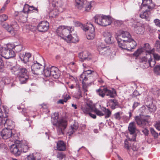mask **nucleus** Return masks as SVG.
I'll list each match as a JSON object with an SVG mask.
<instances>
[{"instance_id": "a18cd8bd", "label": "nucleus", "mask_w": 160, "mask_h": 160, "mask_svg": "<svg viewBox=\"0 0 160 160\" xmlns=\"http://www.w3.org/2000/svg\"><path fill=\"white\" fill-rule=\"evenodd\" d=\"M122 112H119L116 113L114 115L115 118L117 120H119L121 118V116L122 114Z\"/></svg>"}, {"instance_id": "f257e3e1", "label": "nucleus", "mask_w": 160, "mask_h": 160, "mask_svg": "<svg viewBox=\"0 0 160 160\" xmlns=\"http://www.w3.org/2000/svg\"><path fill=\"white\" fill-rule=\"evenodd\" d=\"M118 46L122 49L131 51L137 46L136 42L131 38V35L127 32L120 30L115 35Z\"/></svg>"}, {"instance_id": "8fccbe9b", "label": "nucleus", "mask_w": 160, "mask_h": 160, "mask_svg": "<svg viewBox=\"0 0 160 160\" xmlns=\"http://www.w3.org/2000/svg\"><path fill=\"white\" fill-rule=\"evenodd\" d=\"M22 49V47L21 45L15 46L14 50L16 52H19Z\"/></svg>"}, {"instance_id": "e433bc0d", "label": "nucleus", "mask_w": 160, "mask_h": 160, "mask_svg": "<svg viewBox=\"0 0 160 160\" xmlns=\"http://www.w3.org/2000/svg\"><path fill=\"white\" fill-rule=\"evenodd\" d=\"M59 14V11L56 8L53 9L49 13V16L52 18L56 17Z\"/></svg>"}, {"instance_id": "3c124183", "label": "nucleus", "mask_w": 160, "mask_h": 160, "mask_svg": "<svg viewBox=\"0 0 160 160\" xmlns=\"http://www.w3.org/2000/svg\"><path fill=\"white\" fill-rule=\"evenodd\" d=\"M45 76L46 77H48L51 76L50 69H47L44 71Z\"/></svg>"}, {"instance_id": "338daca9", "label": "nucleus", "mask_w": 160, "mask_h": 160, "mask_svg": "<svg viewBox=\"0 0 160 160\" xmlns=\"http://www.w3.org/2000/svg\"><path fill=\"white\" fill-rule=\"evenodd\" d=\"M154 22L155 24L157 26H159V23H160V20L158 19H156L154 20Z\"/></svg>"}, {"instance_id": "c9c22d12", "label": "nucleus", "mask_w": 160, "mask_h": 160, "mask_svg": "<svg viewBox=\"0 0 160 160\" xmlns=\"http://www.w3.org/2000/svg\"><path fill=\"white\" fill-rule=\"evenodd\" d=\"M89 23H87L86 25H83L80 22L78 21H75L74 22V25L76 27H80L84 31H86L88 28V26Z\"/></svg>"}, {"instance_id": "20e7f679", "label": "nucleus", "mask_w": 160, "mask_h": 160, "mask_svg": "<svg viewBox=\"0 0 160 160\" xmlns=\"http://www.w3.org/2000/svg\"><path fill=\"white\" fill-rule=\"evenodd\" d=\"M150 54H146V57H142L139 58V62L143 66L144 68H147L149 66L152 67L154 66L155 64V62L152 59L151 55Z\"/></svg>"}, {"instance_id": "dca6fc26", "label": "nucleus", "mask_w": 160, "mask_h": 160, "mask_svg": "<svg viewBox=\"0 0 160 160\" xmlns=\"http://www.w3.org/2000/svg\"><path fill=\"white\" fill-rule=\"evenodd\" d=\"M1 135L4 139H7L12 136V129L6 128L1 131Z\"/></svg>"}, {"instance_id": "bf43d9fd", "label": "nucleus", "mask_w": 160, "mask_h": 160, "mask_svg": "<svg viewBox=\"0 0 160 160\" xmlns=\"http://www.w3.org/2000/svg\"><path fill=\"white\" fill-rule=\"evenodd\" d=\"M155 47L157 50L160 52V41H158L156 42Z\"/></svg>"}, {"instance_id": "052dcab7", "label": "nucleus", "mask_w": 160, "mask_h": 160, "mask_svg": "<svg viewBox=\"0 0 160 160\" xmlns=\"http://www.w3.org/2000/svg\"><path fill=\"white\" fill-rule=\"evenodd\" d=\"M154 52L152 53L151 54L152 58L154 57V59L157 60H158L160 59V56L158 54H154Z\"/></svg>"}, {"instance_id": "aec40b11", "label": "nucleus", "mask_w": 160, "mask_h": 160, "mask_svg": "<svg viewBox=\"0 0 160 160\" xmlns=\"http://www.w3.org/2000/svg\"><path fill=\"white\" fill-rule=\"evenodd\" d=\"M2 123L5 126L7 125L8 126V128L12 129L14 127V123L12 121L10 120H7L4 118L3 120L2 121Z\"/></svg>"}, {"instance_id": "7c9ffc66", "label": "nucleus", "mask_w": 160, "mask_h": 160, "mask_svg": "<svg viewBox=\"0 0 160 160\" xmlns=\"http://www.w3.org/2000/svg\"><path fill=\"white\" fill-rule=\"evenodd\" d=\"M106 88L101 87L98 89L96 90L98 95L102 98H104L106 95Z\"/></svg>"}, {"instance_id": "a19ab883", "label": "nucleus", "mask_w": 160, "mask_h": 160, "mask_svg": "<svg viewBox=\"0 0 160 160\" xmlns=\"http://www.w3.org/2000/svg\"><path fill=\"white\" fill-rule=\"evenodd\" d=\"M103 15H96L94 17L95 22L99 25V22H102L101 21L102 19Z\"/></svg>"}, {"instance_id": "9b49d317", "label": "nucleus", "mask_w": 160, "mask_h": 160, "mask_svg": "<svg viewBox=\"0 0 160 160\" xmlns=\"http://www.w3.org/2000/svg\"><path fill=\"white\" fill-rule=\"evenodd\" d=\"M94 28L93 25L90 23L88 26L86 31H87V38L88 39L91 40L93 39L95 37Z\"/></svg>"}, {"instance_id": "5701e85b", "label": "nucleus", "mask_w": 160, "mask_h": 160, "mask_svg": "<svg viewBox=\"0 0 160 160\" xmlns=\"http://www.w3.org/2000/svg\"><path fill=\"white\" fill-rule=\"evenodd\" d=\"M78 128V125L77 122H75L73 124L71 125L68 132L69 135L70 136L75 132L77 131Z\"/></svg>"}, {"instance_id": "2eb2a0df", "label": "nucleus", "mask_w": 160, "mask_h": 160, "mask_svg": "<svg viewBox=\"0 0 160 160\" xmlns=\"http://www.w3.org/2000/svg\"><path fill=\"white\" fill-rule=\"evenodd\" d=\"M135 120L137 124L141 127H144L145 125L148 124V121L146 119L143 118L141 116H136Z\"/></svg>"}, {"instance_id": "f8f14e48", "label": "nucleus", "mask_w": 160, "mask_h": 160, "mask_svg": "<svg viewBox=\"0 0 160 160\" xmlns=\"http://www.w3.org/2000/svg\"><path fill=\"white\" fill-rule=\"evenodd\" d=\"M140 1L139 4L143 3V7L142 8H148L149 10L152 9L153 8L155 5L152 2V0H136V2Z\"/></svg>"}, {"instance_id": "6e6d98bb", "label": "nucleus", "mask_w": 160, "mask_h": 160, "mask_svg": "<svg viewBox=\"0 0 160 160\" xmlns=\"http://www.w3.org/2000/svg\"><path fill=\"white\" fill-rule=\"evenodd\" d=\"M151 132L152 134L155 138H158V133L156 132L153 128L151 129Z\"/></svg>"}, {"instance_id": "f704fd0d", "label": "nucleus", "mask_w": 160, "mask_h": 160, "mask_svg": "<svg viewBox=\"0 0 160 160\" xmlns=\"http://www.w3.org/2000/svg\"><path fill=\"white\" fill-rule=\"evenodd\" d=\"M23 75L21 74L20 75H18L19 81L20 83L22 84L25 83L28 78V76L27 74Z\"/></svg>"}, {"instance_id": "cd10ccee", "label": "nucleus", "mask_w": 160, "mask_h": 160, "mask_svg": "<svg viewBox=\"0 0 160 160\" xmlns=\"http://www.w3.org/2000/svg\"><path fill=\"white\" fill-rule=\"evenodd\" d=\"M8 142V145L10 147V149L11 150H13L14 149H18V145L17 144H20V142L18 140L14 141V142H12L11 143L10 141Z\"/></svg>"}, {"instance_id": "412c9836", "label": "nucleus", "mask_w": 160, "mask_h": 160, "mask_svg": "<svg viewBox=\"0 0 160 160\" xmlns=\"http://www.w3.org/2000/svg\"><path fill=\"white\" fill-rule=\"evenodd\" d=\"M97 49L99 53L102 54H105L108 52H109L110 50L108 48L103 44H101L98 46Z\"/></svg>"}, {"instance_id": "1a4fd4ad", "label": "nucleus", "mask_w": 160, "mask_h": 160, "mask_svg": "<svg viewBox=\"0 0 160 160\" xmlns=\"http://www.w3.org/2000/svg\"><path fill=\"white\" fill-rule=\"evenodd\" d=\"M32 73L34 74L39 75L42 72L43 70V66L40 64L38 63H34L31 66Z\"/></svg>"}, {"instance_id": "0eeeda50", "label": "nucleus", "mask_w": 160, "mask_h": 160, "mask_svg": "<svg viewBox=\"0 0 160 160\" xmlns=\"http://www.w3.org/2000/svg\"><path fill=\"white\" fill-rule=\"evenodd\" d=\"M0 54L2 57L7 59L13 58L16 55L14 51H9L4 47L0 48Z\"/></svg>"}, {"instance_id": "423d86ee", "label": "nucleus", "mask_w": 160, "mask_h": 160, "mask_svg": "<svg viewBox=\"0 0 160 160\" xmlns=\"http://www.w3.org/2000/svg\"><path fill=\"white\" fill-rule=\"evenodd\" d=\"M1 25L4 28L12 35H14L16 31L19 28L17 22L15 21H12L10 26L6 22H2Z\"/></svg>"}, {"instance_id": "c756f323", "label": "nucleus", "mask_w": 160, "mask_h": 160, "mask_svg": "<svg viewBox=\"0 0 160 160\" xmlns=\"http://www.w3.org/2000/svg\"><path fill=\"white\" fill-rule=\"evenodd\" d=\"M57 150H65L66 145L62 141H59L57 143Z\"/></svg>"}, {"instance_id": "ea45409f", "label": "nucleus", "mask_w": 160, "mask_h": 160, "mask_svg": "<svg viewBox=\"0 0 160 160\" xmlns=\"http://www.w3.org/2000/svg\"><path fill=\"white\" fill-rule=\"evenodd\" d=\"M102 110L104 112L105 114V118H107L110 117L111 116V111L108 109H106L105 108H103Z\"/></svg>"}, {"instance_id": "f3484780", "label": "nucleus", "mask_w": 160, "mask_h": 160, "mask_svg": "<svg viewBox=\"0 0 160 160\" xmlns=\"http://www.w3.org/2000/svg\"><path fill=\"white\" fill-rule=\"evenodd\" d=\"M101 22H99V25L103 26L109 25L112 22L111 18L105 15H103Z\"/></svg>"}, {"instance_id": "a211bd4d", "label": "nucleus", "mask_w": 160, "mask_h": 160, "mask_svg": "<svg viewBox=\"0 0 160 160\" xmlns=\"http://www.w3.org/2000/svg\"><path fill=\"white\" fill-rule=\"evenodd\" d=\"M79 57L82 60H90L92 58L90 54L87 51H84L80 52L79 54Z\"/></svg>"}, {"instance_id": "f03ea898", "label": "nucleus", "mask_w": 160, "mask_h": 160, "mask_svg": "<svg viewBox=\"0 0 160 160\" xmlns=\"http://www.w3.org/2000/svg\"><path fill=\"white\" fill-rule=\"evenodd\" d=\"M59 115L58 113H54L52 116V122L53 125L57 128L58 135L63 134V131L67 126V121L64 119L58 120Z\"/></svg>"}, {"instance_id": "37998d69", "label": "nucleus", "mask_w": 160, "mask_h": 160, "mask_svg": "<svg viewBox=\"0 0 160 160\" xmlns=\"http://www.w3.org/2000/svg\"><path fill=\"white\" fill-rule=\"evenodd\" d=\"M153 71L155 74L160 75V65H156L153 68Z\"/></svg>"}, {"instance_id": "ddd939ff", "label": "nucleus", "mask_w": 160, "mask_h": 160, "mask_svg": "<svg viewBox=\"0 0 160 160\" xmlns=\"http://www.w3.org/2000/svg\"><path fill=\"white\" fill-rule=\"evenodd\" d=\"M49 23L46 21L40 22L37 26V29L40 32H45L48 31L49 28Z\"/></svg>"}, {"instance_id": "de8ad7c7", "label": "nucleus", "mask_w": 160, "mask_h": 160, "mask_svg": "<svg viewBox=\"0 0 160 160\" xmlns=\"http://www.w3.org/2000/svg\"><path fill=\"white\" fill-rule=\"evenodd\" d=\"M32 26L28 24H26L24 25L23 28L24 30H26V32H28L29 30H31L32 28Z\"/></svg>"}, {"instance_id": "393cba45", "label": "nucleus", "mask_w": 160, "mask_h": 160, "mask_svg": "<svg viewBox=\"0 0 160 160\" xmlns=\"http://www.w3.org/2000/svg\"><path fill=\"white\" fill-rule=\"evenodd\" d=\"M41 158L40 154L36 152L28 156L26 160H40Z\"/></svg>"}, {"instance_id": "bb28decb", "label": "nucleus", "mask_w": 160, "mask_h": 160, "mask_svg": "<svg viewBox=\"0 0 160 160\" xmlns=\"http://www.w3.org/2000/svg\"><path fill=\"white\" fill-rule=\"evenodd\" d=\"M143 48V50L145 52V57H146V54H151L152 53L154 52V49H151L150 45L148 43H145L144 45V47L142 48Z\"/></svg>"}, {"instance_id": "864d4df0", "label": "nucleus", "mask_w": 160, "mask_h": 160, "mask_svg": "<svg viewBox=\"0 0 160 160\" xmlns=\"http://www.w3.org/2000/svg\"><path fill=\"white\" fill-rule=\"evenodd\" d=\"M27 70L25 68H22L20 69V72L18 73V75H20L21 74L24 75L27 74Z\"/></svg>"}, {"instance_id": "a878e982", "label": "nucleus", "mask_w": 160, "mask_h": 160, "mask_svg": "<svg viewBox=\"0 0 160 160\" xmlns=\"http://www.w3.org/2000/svg\"><path fill=\"white\" fill-rule=\"evenodd\" d=\"M51 76H52L54 78H58L59 77V70L58 69L55 67L52 66L50 68Z\"/></svg>"}, {"instance_id": "58836bf2", "label": "nucleus", "mask_w": 160, "mask_h": 160, "mask_svg": "<svg viewBox=\"0 0 160 160\" xmlns=\"http://www.w3.org/2000/svg\"><path fill=\"white\" fill-rule=\"evenodd\" d=\"M50 2L51 3L52 6L53 7H58L60 6L59 3L61 1L60 0H50Z\"/></svg>"}, {"instance_id": "4d7b16f0", "label": "nucleus", "mask_w": 160, "mask_h": 160, "mask_svg": "<svg viewBox=\"0 0 160 160\" xmlns=\"http://www.w3.org/2000/svg\"><path fill=\"white\" fill-rule=\"evenodd\" d=\"M22 151H11V153L14 154L15 156H19L21 153Z\"/></svg>"}, {"instance_id": "7ed1b4c3", "label": "nucleus", "mask_w": 160, "mask_h": 160, "mask_svg": "<svg viewBox=\"0 0 160 160\" xmlns=\"http://www.w3.org/2000/svg\"><path fill=\"white\" fill-rule=\"evenodd\" d=\"M73 30L72 27L66 26L59 27L56 30V32L58 36L66 41L68 37L69 36V34Z\"/></svg>"}, {"instance_id": "4c0bfd02", "label": "nucleus", "mask_w": 160, "mask_h": 160, "mask_svg": "<svg viewBox=\"0 0 160 160\" xmlns=\"http://www.w3.org/2000/svg\"><path fill=\"white\" fill-rule=\"evenodd\" d=\"M148 109L150 112H154L156 110V107L155 105L151 103L149 104L148 106H147Z\"/></svg>"}, {"instance_id": "4be33fe9", "label": "nucleus", "mask_w": 160, "mask_h": 160, "mask_svg": "<svg viewBox=\"0 0 160 160\" xmlns=\"http://www.w3.org/2000/svg\"><path fill=\"white\" fill-rule=\"evenodd\" d=\"M31 55L29 52L20 53L19 58L22 62L24 63H27L29 59L31 57Z\"/></svg>"}, {"instance_id": "473e14b6", "label": "nucleus", "mask_w": 160, "mask_h": 160, "mask_svg": "<svg viewBox=\"0 0 160 160\" xmlns=\"http://www.w3.org/2000/svg\"><path fill=\"white\" fill-rule=\"evenodd\" d=\"M145 52L143 50V48H140L136 51L133 53V55L136 57H138L140 55H143V56H142L140 57H142L145 56Z\"/></svg>"}, {"instance_id": "09e8293b", "label": "nucleus", "mask_w": 160, "mask_h": 160, "mask_svg": "<svg viewBox=\"0 0 160 160\" xmlns=\"http://www.w3.org/2000/svg\"><path fill=\"white\" fill-rule=\"evenodd\" d=\"M93 111H94V112L96 113L97 115L98 116H103L104 114L101 111L96 108L95 107Z\"/></svg>"}, {"instance_id": "2f4dec72", "label": "nucleus", "mask_w": 160, "mask_h": 160, "mask_svg": "<svg viewBox=\"0 0 160 160\" xmlns=\"http://www.w3.org/2000/svg\"><path fill=\"white\" fill-rule=\"evenodd\" d=\"M145 11L140 15V17L142 18H144L148 20L150 14V12L147 8L145 9Z\"/></svg>"}, {"instance_id": "774afa93", "label": "nucleus", "mask_w": 160, "mask_h": 160, "mask_svg": "<svg viewBox=\"0 0 160 160\" xmlns=\"http://www.w3.org/2000/svg\"><path fill=\"white\" fill-rule=\"evenodd\" d=\"M82 97L81 91L80 89H79L77 92V98H79L80 97Z\"/></svg>"}, {"instance_id": "5fc2aeb1", "label": "nucleus", "mask_w": 160, "mask_h": 160, "mask_svg": "<svg viewBox=\"0 0 160 160\" xmlns=\"http://www.w3.org/2000/svg\"><path fill=\"white\" fill-rule=\"evenodd\" d=\"M42 110L43 111V112L45 113H48L49 112V111L48 108V107L45 104H42Z\"/></svg>"}, {"instance_id": "680f3d73", "label": "nucleus", "mask_w": 160, "mask_h": 160, "mask_svg": "<svg viewBox=\"0 0 160 160\" xmlns=\"http://www.w3.org/2000/svg\"><path fill=\"white\" fill-rule=\"evenodd\" d=\"M62 97L63 98V99L64 100H66V102L70 98V96L67 93H64V94L62 95Z\"/></svg>"}, {"instance_id": "4468645a", "label": "nucleus", "mask_w": 160, "mask_h": 160, "mask_svg": "<svg viewBox=\"0 0 160 160\" xmlns=\"http://www.w3.org/2000/svg\"><path fill=\"white\" fill-rule=\"evenodd\" d=\"M134 30L137 34H140L144 32V25L141 23L138 22H134L132 25Z\"/></svg>"}, {"instance_id": "39448f33", "label": "nucleus", "mask_w": 160, "mask_h": 160, "mask_svg": "<svg viewBox=\"0 0 160 160\" xmlns=\"http://www.w3.org/2000/svg\"><path fill=\"white\" fill-rule=\"evenodd\" d=\"M75 2L76 8L79 10L88 12L91 8V3L88 2L86 0H75Z\"/></svg>"}, {"instance_id": "6e6552de", "label": "nucleus", "mask_w": 160, "mask_h": 160, "mask_svg": "<svg viewBox=\"0 0 160 160\" xmlns=\"http://www.w3.org/2000/svg\"><path fill=\"white\" fill-rule=\"evenodd\" d=\"M128 129L130 135V136H129V140L130 141H135L136 137V135L135 134V132L136 129L134 122H131L129 123L128 127Z\"/></svg>"}, {"instance_id": "c85d7f7f", "label": "nucleus", "mask_w": 160, "mask_h": 160, "mask_svg": "<svg viewBox=\"0 0 160 160\" xmlns=\"http://www.w3.org/2000/svg\"><path fill=\"white\" fill-rule=\"evenodd\" d=\"M116 95V92L115 89L112 88L110 90L106 88V95L109 96L110 98H114Z\"/></svg>"}, {"instance_id": "0e129e2a", "label": "nucleus", "mask_w": 160, "mask_h": 160, "mask_svg": "<svg viewBox=\"0 0 160 160\" xmlns=\"http://www.w3.org/2000/svg\"><path fill=\"white\" fill-rule=\"evenodd\" d=\"M124 147L125 149H129V143L127 139L125 140L124 141Z\"/></svg>"}, {"instance_id": "e2e57ef3", "label": "nucleus", "mask_w": 160, "mask_h": 160, "mask_svg": "<svg viewBox=\"0 0 160 160\" xmlns=\"http://www.w3.org/2000/svg\"><path fill=\"white\" fill-rule=\"evenodd\" d=\"M2 80L4 82L5 84H8L10 82V79L8 77H3Z\"/></svg>"}, {"instance_id": "72a5a7b5", "label": "nucleus", "mask_w": 160, "mask_h": 160, "mask_svg": "<svg viewBox=\"0 0 160 160\" xmlns=\"http://www.w3.org/2000/svg\"><path fill=\"white\" fill-rule=\"evenodd\" d=\"M108 103H109V105L112 109H114L118 105V103L117 101L114 99L110 100Z\"/></svg>"}, {"instance_id": "6ab92c4d", "label": "nucleus", "mask_w": 160, "mask_h": 160, "mask_svg": "<svg viewBox=\"0 0 160 160\" xmlns=\"http://www.w3.org/2000/svg\"><path fill=\"white\" fill-rule=\"evenodd\" d=\"M103 36L104 38V40L107 43L109 44L112 42L113 38L112 36L111 33L110 32L107 31L104 32Z\"/></svg>"}, {"instance_id": "9d476101", "label": "nucleus", "mask_w": 160, "mask_h": 160, "mask_svg": "<svg viewBox=\"0 0 160 160\" xmlns=\"http://www.w3.org/2000/svg\"><path fill=\"white\" fill-rule=\"evenodd\" d=\"M94 108V105L92 102H90L82 106L81 109L84 113L88 114L89 112L93 111Z\"/></svg>"}, {"instance_id": "c03bdc74", "label": "nucleus", "mask_w": 160, "mask_h": 160, "mask_svg": "<svg viewBox=\"0 0 160 160\" xmlns=\"http://www.w3.org/2000/svg\"><path fill=\"white\" fill-rule=\"evenodd\" d=\"M57 157L60 159H62L66 156L65 154L62 152V151H59L57 155Z\"/></svg>"}, {"instance_id": "69168bd1", "label": "nucleus", "mask_w": 160, "mask_h": 160, "mask_svg": "<svg viewBox=\"0 0 160 160\" xmlns=\"http://www.w3.org/2000/svg\"><path fill=\"white\" fill-rule=\"evenodd\" d=\"M82 83L83 84V90L84 92H85L87 91V86L85 85V83L84 82V81H82Z\"/></svg>"}, {"instance_id": "13d9d810", "label": "nucleus", "mask_w": 160, "mask_h": 160, "mask_svg": "<svg viewBox=\"0 0 160 160\" xmlns=\"http://www.w3.org/2000/svg\"><path fill=\"white\" fill-rule=\"evenodd\" d=\"M1 20L2 21H4L7 20L8 16L5 14H2L0 16Z\"/></svg>"}, {"instance_id": "79ce46f5", "label": "nucleus", "mask_w": 160, "mask_h": 160, "mask_svg": "<svg viewBox=\"0 0 160 160\" xmlns=\"http://www.w3.org/2000/svg\"><path fill=\"white\" fill-rule=\"evenodd\" d=\"M3 47L9 51H14L13 49H14L15 45L12 44L8 43L6 44Z\"/></svg>"}, {"instance_id": "b1692460", "label": "nucleus", "mask_w": 160, "mask_h": 160, "mask_svg": "<svg viewBox=\"0 0 160 160\" xmlns=\"http://www.w3.org/2000/svg\"><path fill=\"white\" fill-rule=\"evenodd\" d=\"M67 38L66 41L68 42L76 43L79 41V38L77 34H73L72 35H70Z\"/></svg>"}, {"instance_id": "603ef678", "label": "nucleus", "mask_w": 160, "mask_h": 160, "mask_svg": "<svg viewBox=\"0 0 160 160\" xmlns=\"http://www.w3.org/2000/svg\"><path fill=\"white\" fill-rule=\"evenodd\" d=\"M29 6L28 4H25L24 6L23 12L24 13H29Z\"/></svg>"}, {"instance_id": "49530a36", "label": "nucleus", "mask_w": 160, "mask_h": 160, "mask_svg": "<svg viewBox=\"0 0 160 160\" xmlns=\"http://www.w3.org/2000/svg\"><path fill=\"white\" fill-rule=\"evenodd\" d=\"M152 92L154 94L156 95H159L160 94V90L156 87L153 88Z\"/></svg>"}]
</instances>
